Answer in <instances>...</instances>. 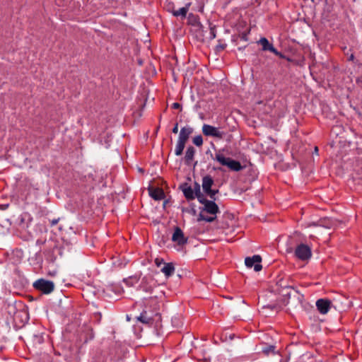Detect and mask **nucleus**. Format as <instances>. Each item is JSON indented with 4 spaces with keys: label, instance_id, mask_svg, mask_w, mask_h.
Wrapping results in <instances>:
<instances>
[{
    "label": "nucleus",
    "instance_id": "f8f14e48",
    "mask_svg": "<svg viewBox=\"0 0 362 362\" xmlns=\"http://www.w3.org/2000/svg\"><path fill=\"white\" fill-rule=\"evenodd\" d=\"M191 5V3H188L185 5V6L180 8L178 10H175L173 8L170 10L173 16H182L185 18L187 15V13L189 10V8Z\"/></svg>",
    "mask_w": 362,
    "mask_h": 362
},
{
    "label": "nucleus",
    "instance_id": "412c9836",
    "mask_svg": "<svg viewBox=\"0 0 362 362\" xmlns=\"http://www.w3.org/2000/svg\"><path fill=\"white\" fill-rule=\"evenodd\" d=\"M274 349V347L273 346H270L268 348L264 349V352L266 354H268L270 351H273Z\"/></svg>",
    "mask_w": 362,
    "mask_h": 362
},
{
    "label": "nucleus",
    "instance_id": "a211bd4d",
    "mask_svg": "<svg viewBox=\"0 0 362 362\" xmlns=\"http://www.w3.org/2000/svg\"><path fill=\"white\" fill-rule=\"evenodd\" d=\"M194 154V150L193 148H188L185 153V160L187 163L192 161Z\"/></svg>",
    "mask_w": 362,
    "mask_h": 362
},
{
    "label": "nucleus",
    "instance_id": "f3484780",
    "mask_svg": "<svg viewBox=\"0 0 362 362\" xmlns=\"http://www.w3.org/2000/svg\"><path fill=\"white\" fill-rule=\"evenodd\" d=\"M185 143H183L182 141H177L175 152L177 156H180L182 154L183 149L185 148Z\"/></svg>",
    "mask_w": 362,
    "mask_h": 362
},
{
    "label": "nucleus",
    "instance_id": "4be33fe9",
    "mask_svg": "<svg viewBox=\"0 0 362 362\" xmlns=\"http://www.w3.org/2000/svg\"><path fill=\"white\" fill-rule=\"evenodd\" d=\"M270 52H273L274 54L277 55V54H279V52H278L274 47V46H272V47H270Z\"/></svg>",
    "mask_w": 362,
    "mask_h": 362
},
{
    "label": "nucleus",
    "instance_id": "a878e982",
    "mask_svg": "<svg viewBox=\"0 0 362 362\" xmlns=\"http://www.w3.org/2000/svg\"><path fill=\"white\" fill-rule=\"evenodd\" d=\"M211 33H212V37H211V38H214V37H215V34L214 33V32H213V31H211Z\"/></svg>",
    "mask_w": 362,
    "mask_h": 362
},
{
    "label": "nucleus",
    "instance_id": "bb28decb",
    "mask_svg": "<svg viewBox=\"0 0 362 362\" xmlns=\"http://www.w3.org/2000/svg\"><path fill=\"white\" fill-rule=\"evenodd\" d=\"M315 153H317V151H318V148H317V147H315Z\"/></svg>",
    "mask_w": 362,
    "mask_h": 362
},
{
    "label": "nucleus",
    "instance_id": "7ed1b4c3",
    "mask_svg": "<svg viewBox=\"0 0 362 362\" xmlns=\"http://www.w3.org/2000/svg\"><path fill=\"white\" fill-rule=\"evenodd\" d=\"M203 134L206 136H213L217 139H222L225 133L218 128L209 124H204L202 127Z\"/></svg>",
    "mask_w": 362,
    "mask_h": 362
},
{
    "label": "nucleus",
    "instance_id": "5701e85b",
    "mask_svg": "<svg viewBox=\"0 0 362 362\" xmlns=\"http://www.w3.org/2000/svg\"><path fill=\"white\" fill-rule=\"evenodd\" d=\"M173 132L174 134H177L178 132V125L177 124H175V126L174 127V128L173 129Z\"/></svg>",
    "mask_w": 362,
    "mask_h": 362
},
{
    "label": "nucleus",
    "instance_id": "b1692460",
    "mask_svg": "<svg viewBox=\"0 0 362 362\" xmlns=\"http://www.w3.org/2000/svg\"><path fill=\"white\" fill-rule=\"evenodd\" d=\"M173 107L174 108H175V109L179 108V107H180V104L176 103H173Z\"/></svg>",
    "mask_w": 362,
    "mask_h": 362
},
{
    "label": "nucleus",
    "instance_id": "ddd939ff",
    "mask_svg": "<svg viewBox=\"0 0 362 362\" xmlns=\"http://www.w3.org/2000/svg\"><path fill=\"white\" fill-rule=\"evenodd\" d=\"M149 194L150 196L156 200H160L163 198V191L159 188H149Z\"/></svg>",
    "mask_w": 362,
    "mask_h": 362
},
{
    "label": "nucleus",
    "instance_id": "9d476101",
    "mask_svg": "<svg viewBox=\"0 0 362 362\" xmlns=\"http://www.w3.org/2000/svg\"><path fill=\"white\" fill-rule=\"evenodd\" d=\"M189 21L193 26L194 30L198 32V35L199 37H202L203 28L202 25L200 24L199 21H198V19L195 16L190 15L189 16Z\"/></svg>",
    "mask_w": 362,
    "mask_h": 362
},
{
    "label": "nucleus",
    "instance_id": "aec40b11",
    "mask_svg": "<svg viewBox=\"0 0 362 362\" xmlns=\"http://www.w3.org/2000/svg\"><path fill=\"white\" fill-rule=\"evenodd\" d=\"M155 264L157 267H160L161 265H163V264H165L162 259L156 258L155 259Z\"/></svg>",
    "mask_w": 362,
    "mask_h": 362
},
{
    "label": "nucleus",
    "instance_id": "9b49d317",
    "mask_svg": "<svg viewBox=\"0 0 362 362\" xmlns=\"http://www.w3.org/2000/svg\"><path fill=\"white\" fill-rule=\"evenodd\" d=\"M192 129L190 127H185L181 129L179 138L177 141H182L183 143H186L189 135L192 134Z\"/></svg>",
    "mask_w": 362,
    "mask_h": 362
},
{
    "label": "nucleus",
    "instance_id": "393cba45",
    "mask_svg": "<svg viewBox=\"0 0 362 362\" xmlns=\"http://www.w3.org/2000/svg\"><path fill=\"white\" fill-rule=\"evenodd\" d=\"M276 56L281 57V58H285L284 55L282 54L281 52H279V54H277Z\"/></svg>",
    "mask_w": 362,
    "mask_h": 362
},
{
    "label": "nucleus",
    "instance_id": "6ab92c4d",
    "mask_svg": "<svg viewBox=\"0 0 362 362\" xmlns=\"http://www.w3.org/2000/svg\"><path fill=\"white\" fill-rule=\"evenodd\" d=\"M193 142L196 146H201L203 144V139L201 136H197L193 139Z\"/></svg>",
    "mask_w": 362,
    "mask_h": 362
},
{
    "label": "nucleus",
    "instance_id": "2eb2a0df",
    "mask_svg": "<svg viewBox=\"0 0 362 362\" xmlns=\"http://www.w3.org/2000/svg\"><path fill=\"white\" fill-rule=\"evenodd\" d=\"M197 185L196 184L195 191L190 187H187L183 189V193L185 196V197L188 199H193L194 197H196V191L197 189Z\"/></svg>",
    "mask_w": 362,
    "mask_h": 362
},
{
    "label": "nucleus",
    "instance_id": "0eeeda50",
    "mask_svg": "<svg viewBox=\"0 0 362 362\" xmlns=\"http://www.w3.org/2000/svg\"><path fill=\"white\" fill-rule=\"evenodd\" d=\"M214 183L213 179L207 175L203 177L202 180V188L204 191L210 197H213L217 192L216 190H212L211 189L212 185Z\"/></svg>",
    "mask_w": 362,
    "mask_h": 362
},
{
    "label": "nucleus",
    "instance_id": "4468645a",
    "mask_svg": "<svg viewBox=\"0 0 362 362\" xmlns=\"http://www.w3.org/2000/svg\"><path fill=\"white\" fill-rule=\"evenodd\" d=\"M160 270L167 277H168L173 274L175 267L173 263H165L163 264V266Z\"/></svg>",
    "mask_w": 362,
    "mask_h": 362
},
{
    "label": "nucleus",
    "instance_id": "39448f33",
    "mask_svg": "<svg viewBox=\"0 0 362 362\" xmlns=\"http://www.w3.org/2000/svg\"><path fill=\"white\" fill-rule=\"evenodd\" d=\"M296 257L301 260H307L311 257V250L305 245H299L295 252Z\"/></svg>",
    "mask_w": 362,
    "mask_h": 362
},
{
    "label": "nucleus",
    "instance_id": "f03ea898",
    "mask_svg": "<svg viewBox=\"0 0 362 362\" xmlns=\"http://www.w3.org/2000/svg\"><path fill=\"white\" fill-rule=\"evenodd\" d=\"M214 159L221 165L228 167L231 170L239 171L242 169V165L240 162L226 157L221 151L215 154Z\"/></svg>",
    "mask_w": 362,
    "mask_h": 362
},
{
    "label": "nucleus",
    "instance_id": "6e6552de",
    "mask_svg": "<svg viewBox=\"0 0 362 362\" xmlns=\"http://www.w3.org/2000/svg\"><path fill=\"white\" fill-rule=\"evenodd\" d=\"M316 306L318 311L325 315L329 312L332 306V302L328 299L321 298L317 300Z\"/></svg>",
    "mask_w": 362,
    "mask_h": 362
},
{
    "label": "nucleus",
    "instance_id": "dca6fc26",
    "mask_svg": "<svg viewBox=\"0 0 362 362\" xmlns=\"http://www.w3.org/2000/svg\"><path fill=\"white\" fill-rule=\"evenodd\" d=\"M259 44H260L262 46V49L264 51H266V50H270V47H272L273 45L272 44L269 43V42L268 41V40L265 37H262L259 42H258Z\"/></svg>",
    "mask_w": 362,
    "mask_h": 362
},
{
    "label": "nucleus",
    "instance_id": "1a4fd4ad",
    "mask_svg": "<svg viewBox=\"0 0 362 362\" xmlns=\"http://www.w3.org/2000/svg\"><path fill=\"white\" fill-rule=\"evenodd\" d=\"M172 240L179 245H183L187 243V238L180 228H176L173 234Z\"/></svg>",
    "mask_w": 362,
    "mask_h": 362
},
{
    "label": "nucleus",
    "instance_id": "f257e3e1",
    "mask_svg": "<svg viewBox=\"0 0 362 362\" xmlns=\"http://www.w3.org/2000/svg\"><path fill=\"white\" fill-rule=\"evenodd\" d=\"M196 197L199 202L204 204V207L201 209L197 221H205L207 222L214 221L216 219V214L218 212V207L214 202L207 201L203 197L200 191L199 185H197Z\"/></svg>",
    "mask_w": 362,
    "mask_h": 362
},
{
    "label": "nucleus",
    "instance_id": "20e7f679",
    "mask_svg": "<svg viewBox=\"0 0 362 362\" xmlns=\"http://www.w3.org/2000/svg\"><path fill=\"white\" fill-rule=\"evenodd\" d=\"M34 286L45 293H49L54 290V285L50 281L39 279L34 283Z\"/></svg>",
    "mask_w": 362,
    "mask_h": 362
},
{
    "label": "nucleus",
    "instance_id": "423d86ee",
    "mask_svg": "<svg viewBox=\"0 0 362 362\" xmlns=\"http://www.w3.org/2000/svg\"><path fill=\"white\" fill-rule=\"evenodd\" d=\"M262 258L259 255H254L252 257H247L245 260V265L250 268L254 267L255 272H259L262 267L260 264Z\"/></svg>",
    "mask_w": 362,
    "mask_h": 362
}]
</instances>
